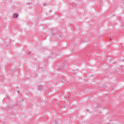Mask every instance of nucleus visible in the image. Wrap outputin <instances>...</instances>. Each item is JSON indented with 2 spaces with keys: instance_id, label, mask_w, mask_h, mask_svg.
I'll return each mask as SVG.
<instances>
[{
  "instance_id": "nucleus-1",
  "label": "nucleus",
  "mask_w": 124,
  "mask_h": 124,
  "mask_svg": "<svg viewBox=\"0 0 124 124\" xmlns=\"http://www.w3.org/2000/svg\"><path fill=\"white\" fill-rule=\"evenodd\" d=\"M59 69H65L66 68V65H65V63H63L60 64V67H58Z\"/></svg>"
},
{
  "instance_id": "nucleus-2",
  "label": "nucleus",
  "mask_w": 124,
  "mask_h": 124,
  "mask_svg": "<svg viewBox=\"0 0 124 124\" xmlns=\"http://www.w3.org/2000/svg\"><path fill=\"white\" fill-rule=\"evenodd\" d=\"M43 86H42V85H39L37 90L38 91H40V92H41V91H42V90H43Z\"/></svg>"
},
{
  "instance_id": "nucleus-3",
  "label": "nucleus",
  "mask_w": 124,
  "mask_h": 124,
  "mask_svg": "<svg viewBox=\"0 0 124 124\" xmlns=\"http://www.w3.org/2000/svg\"><path fill=\"white\" fill-rule=\"evenodd\" d=\"M14 18H17L18 17V14H15L13 15Z\"/></svg>"
},
{
  "instance_id": "nucleus-4",
  "label": "nucleus",
  "mask_w": 124,
  "mask_h": 124,
  "mask_svg": "<svg viewBox=\"0 0 124 124\" xmlns=\"http://www.w3.org/2000/svg\"><path fill=\"white\" fill-rule=\"evenodd\" d=\"M45 5H46V4H45V3L43 4V6H45Z\"/></svg>"
},
{
  "instance_id": "nucleus-5",
  "label": "nucleus",
  "mask_w": 124,
  "mask_h": 124,
  "mask_svg": "<svg viewBox=\"0 0 124 124\" xmlns=\"http://www.w3.org/2000/svg\"><path fill=\"white\" fill-rule=\"evenodd\" d=\"M86 111H87V112H89V111H90V110H89L88 109H86Z\"/></svg>"
},
{
  "instance_id": "nucleus-6",
  "label": "nucleus",
  "mask_w": 124,
  "mask_h": 124,
  "mask_svg": "<svg viewBox=\"0 0 124 124\" xmlns=\"http://www.w3.org/2000/svg\"><path fill=\"white\" fill-rule=\"evenodd\" d=\"M111 40H112V38H110V41H111Z\"/></svg>"
},
{
  "instance_id": "nucleus-7",
  "label": "nucleus",
  "mask_w": 124,
  "mask_h": 124,
  "mask_svg": "<svg viewBox=\"0 0 124 124\" xmlns=\"http://www.w3.org/2000/svg\"><path fill=\"white\" fill-rule=\"evenodd\" d=\"M29 54H31V52H29Z\"/></svg>"
},
{
  "instance_id": "nucleus-8",
  "label": "nucleus",
  "mask_w": 124,
  "mask_h": 124,
  "mask_svg": "<svg viewBox=\"0 0 124 124\" xmlns=\"http://www.w3.org/2000/svg\"><path fill=\"white\" fill-rule=\"evenodd\" d=\"M18 87H16V89H18Z\"/></svg>"
}]
</instances>
